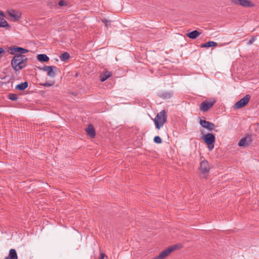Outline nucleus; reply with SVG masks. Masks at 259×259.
<instances>
[{
  "mask_svg": "<svg viewBox=\"0 0 259 259\" xmlns=\"http://www.w3.org/2000/svg\"><path fill=\"white\" fill-rule=\"evenodd\" d=\"M28 61L26 56L16 55L11 60V64L13 69L17 72L24 68L27 65Z\"/></svg>",
  "mask_w": 259,
  "mask_h": 259,
  "instance_id": "nucleus-1",
  "label": "nucleus"
},
{
  "mask_svg": "<svg viewBox=\"0 0 259 259\" xmlns=\"http://www.w3.org/2000/svg\"><path fill=\"white\" fill-rule=\"evenodd\" d=\"M167 120L166 112L164 110L161 111L158 113L154 119L155 127L157 129L159 130L163 126L165 122Z\"/></svg>",
  "mask_w": 259,
  "mask_h": 259,
  "instance_id": "nucleus-2",
  "label": "nucleus"
},
{
  "mask_svg": "<svg viewBox=\"0 0 259 259\" xmlns=\"http://www.w3.org/2000/svg\"><path fill=\"white\" fill-rule=\"evenodd\" d=\"M201 139L207 145L209 150H212L214 148V144L215 141V135L212 133H207L206 135H203L201 137Z\"/></svg>",
  "mask_w": 259,
  "mask_h": 259,
  "instance_id": "nucleus-3",
  "label": "nucleus"
},
{
  "mask_svg": "<svg viewBox=\"0 0 259 259\" xmlns=\"http://www.w3.org/2000/svg\"><path fill=\"white\" fill-rule=\"evenodd\" d=\"M38 68L40 70L46 71L47 72V75L51 78H54L55 77L57 70L58 69L55 66L46 65H44L42 68L38 67Z\"/></svg>",
  "mask_w": 259,
  "mask_h": 259,
  "instance_id": "nucleus-4",
  "label": "nucleus"
},
{
  "mask_svg": "<svg viewBox=\"0 0 259 259\" xmlns=\"http://www.w3.org/2000/svg\"><path fill=\"white\" fill-rule=\"evenodd\" d=\"M177 245L169 246L165 250L162 251L159 255L154 257L153 259H164L172 251L177 248Z\"/></svg>",
  "mask_w": 259,
  "mask_h": 259,
  "instance_id": "nucleus-5",
  "label": "nucleus"
},
{
  "mask_svg": "<svg viewBox=\"0 0 259 259\" xmlns=\"http://www.w3.org/2000/svg\"><path fill=\"white\" fill-rule=\"evenodd\" d=\"M250 99V96L248 94L246 95L243 98L237 102L234 105V109H240L245 106L249 102Z\"/></svg>",
  "mask_w": 259,
  "mask_h": 259,
  "instance_id": "nucleus-6",
  "label": "nucleus"
},
{
  "mask_svg": "<svg viewBox=\"0 0 259 259\" xmlns=\"http://www.w3.org/2000/svg\"><path fill=\"white\" fill-rule=\"evenodd\" d=\"M199 170L204 175H207L209 172L210 166L206 160H203L200 162Z\"/></svg>",
  "mask_w": 259,
  "mask_h": 259,
  "instance_id": "nucleus-7",
  "label": "nucleus"
},
{
  "mask_svg": "<svg viewBox=\"0 0 259 259\" xmlns=\"http://www.w3.org/2000/svg\"><path fill=\"white\" fill-rule=\"evenodd\" d=\"M215 103V100H213L212 102H208L206 101L202 102L200 105V110L203 112L208 111Z\"/></svg>",
  "mask_w": 259,
  "mask_h": 259,
  "instance_id": "nucleus-8",
  "label": "nucleus"
},
{
  "mask_svg": "<svg viewBox=\"0 0 259 259\" xmlns=\"http://www.w3.org/2000/svg\"><path fill=\"white\" fill-rule=\"evenodd\" d=\"M232 2L236 5L246 8L252 7L254 6L253 4L248 0H232Z\"/></svg>",
  "mask_w": 259,
  "mask_h": 259,
  "instance_id": "nucleus-9",
  "label": "nucleus"
},
{
  "mask_svg": "<svg viewBox=\"0 0 259 259\" xmlns=\"http://www.w3.org/2000/svg\"><path fill=\"white\" fill-rule=\"evenodd\" d=\"M252 138L250 136H247L240 139L238 143V146L240 147H247L251 144Z\"/></svg>",
  "mask_w": 259,
  "mask_h": 259,
  "instance_id": "nucleus-10",
  "label": "nucleus"
},
{
  "mask_svg": "<svg viewBox=\"0 0 259 259\" xmlns=\"http://www.w3.org/2000/svg\"><path fill=\"white\" fill-rule=\"evenodd\" d=\"M157 96L163 100H167L172 97L174 95V92L172 91H164L158 93Z\"/></svg>",
  "mask_w": 259,
  "mask_h": 259,
  "instance_id": "nucleus-11",
  "label": "nucleus"
},
{
  "mask_svg": "<svg viewBox=\"0 0 259 259\" xmlns=\"http://www.w3.org/2000/svg\"><path fill=\"white\" fill-rule=\"evenodd\" d=\"M200 124L208 131H211L214 127V124L213 123L205 120L200 119Z\"/></svg>",
  "mask_w": 259,
  "mask_h": 259,
  "instance_id": "nucleus-12",
  "label": "nucleus"
},
{
  "mask_svg": "<svg viewBox=\"0 0 259 259\" xmlns=\"http://www.w3.org/2000/svg\"><path fill=\"white\" fill-rule=\"evenodd\" d=\"M230 42L225 43L224 44H218L217 42L213 41H208L205 44H201L200 45L201 48H210L212 47H222L224 46L225 45H228L229 44Z\"/></svg>",
  "mask_w": 259,
  "mask_h": 259,
  "instance_id": "nucleus-13",
  "label": "nucleus"
},
{
  "mask_svg": "<svg viewBox=\"0 0 259 259\" xmlns=\"http://www.w3.org/2000/svg\"><path fill=\"white\" fill-rule=\"evenodd\" d=\"M7 12L10 17L14 19L15 21L19 20L21 17V13L14 10H8Z\"/></svg>",
  "mask_w": 259,
  "mask_h": 259,
  "instance_id": "nucleus-14",
  "label": "nucleus"
},
{
  "mask_svg": "<svg viewBox=\"0 0 259 259\" xmlns=\"http://www.w3.org/2000/svg\"><path fill=\"white\" fill-rule=\"evenodd\" d=\"M85 131L87 132L88 136H89L91 138H94L95 137V130L92 124H89L85 128Z\"/></svg>",
  "mask_w": 259,
  "mask_h": 259,
  "instance_id": "nucleus-15",
  "label": "nucleus"
},
{
  "mask_svg": "<svg viewBox=\"0 0 259 259\" xmlns=\"http://www.w3.org/2000/svg\"><path fill=\"white\" fill-rule=\"evenodd\" d=\"M112 76V72L106 71L103 73L101 74L100 75V80L101 82H104L108 78Z\"/></svg>",
  "mask_w": 259,
  "mask_h": 259,
  "instance_id": "nucleus-16",
  "label": "nucleus"
},
{
  "mask_svg": "<svg viewBox=\"0 0 259 259\" xmlns=\"http://www.w3.org/2000/svg\"><path fill=\"white\" fill-rule=\"evenodd\" d=\"M8 259H18V255L15 249H11L9 250L8 255L6 256Z\"/></svg>",
  "mask_w": 259,
  "mask_h": 259,
  "instance_id": "nucleus-17",
  "label": "nucleus"
},
{
  "mask_svg": "<svg viewBox=\"0 0 259 259\" xmlns=\"http://www.w3.org/2000/svg\"><path fill=\"white\" fill-rule=\"evenodd\" d=\"M201 34V32L198 31L197 30H193L190 32L187 33V36L189 38L194 39H196L199 35Z\"/></svg>",
  "mask_w": 259,
  "mask_h": 259,
  "instance_id": "nucleus-18",
  "label": "nucleus"
},
{
  "mask_svg": "<svg viewBox=\"0 0 259 259\" xmlns=\"http://www.w3.org/2000/svg\"><path fill=\"white\" fill-rule=\"evenodd\" d=\"M28 87V83L27 81H24L23 82H21L20 84H17L15 89L19 91H24Z\"/></svg>",
  "mask_w": 259,
  "mask_h": 259,
  "instance_id": "nucleus-19",
  "label": "nucleus"
},
{
  "mask_svg": "<svg viewBox=\"0 0 259 259\" xmlns=\"http://www.w3.org/2000/svg\"><path fill=\"white\" fill-rule=\"evenodd\" d=\"M36 58L37 59L41 62H46L49 60V57L44 54L37 55Z\"/></svg>",
  "mask_w": 259,
  "mask_h": 259,
  "instance_id": "nucleus-20",
  "label": "nucleus"
},
{
  "mask_svg": "<svg viewBox=\"0 0 259 259\" xmlns=\"http://www.w3.org/2000/svg\"><path fill=\"white\" fill-rule=\"evenodd\" d=\"M0 27L2 28H6L7 29H8L10 27V25L8 24L7 21L4 19L3 18H2L0 17Z\"/></svg>",
  "mask_w": 259,
  "mask_h": 259,
  "instance_id": "nucleus-21",
  "label": "nucleus"
},
{
  "mask_svg": "<svg viewBox=\"0 0 259 259\" xmlns=\"http://www.w3.org/2000/svg\"><path fill=\"white\" fill-rule=\"evenodd\" d=\"M19 47L16 46H11L9 48V50L11 51L10 54L11 55H14L15 56V55H17V54L18 53V50H19Z\"/></svg>",
  "mask_w": 259,
  "mask_h": 259,
  "instance_id": "nucleus-22",
  "label": "nucleus"
},
{
  "mask_svg": "<svg viewBox=\"0 0 259 259\" xmlns=\"http://www.w3.org/2000/svg\"><path fill=\"white\" fill-rule=\"evenodd\" d=\"M19 50L18 51V53L16 55H21V56H26L24 54L29 52V50H27L26 49H25V48H22V47H20L19 48V50Z\"/></svg>",
  "mask_w": 259,
  "mask_h": 259,
  "instance_id": "nucleus-23",
  "label": "nucleus"
},
{
  "mask_svg": "<svg viewBox=\"0 0 259 259\" xmlns=\"http://www.w3.org/2000/svg\"><path fill=\"white\" fill-rule=\"evenodd\" d=\"M70 58V55L68 52L63 53L61 56L60 57V58L62 61H66Z\"/></svg>",
  "mask_w": 259,
  "mask_h": 259,
  "instance_id": "nucleus-24",
  "label": "nucleus"
},
{
  "mask_svg": "<svg viewBox=\"0 0 259 259\" xmlns=\"http://www.w3.org/2000/svg\"><path fill=\"white\" fill-rule=\"evenodd\" d=\"M8 98L12 101H16L18 99V95L16 94H9Z\"/></svg>",
  "mask_w": 259,
  "mask_h": 259,
  "instance_id": "nucleus-25",
  "label": "nucleus"
},
{
  "mask_svg": "<svg viewBox=\"0 0 259 259\" xmlns=\"http://www.w3.org/2000/svg\"><path fill=\"white\" fill-rule=\"evenodd\" d=\"M54 83H55L54 81H51L50 82H46L43 83H40V85H41L42 86H44V87H49L52 86L54 84Z\"/></svg>",
  "mask_w": 259,
  "mask_h": 259,
  "instance_id": "nucleus-26",
  "label": "nucleus"
},
{
  "mask_svg": "<svg viewBox=\"0 0 259 259\" xmlns=\"http://www.w3.org/2000/svg\"><path fill=\"white\" fill-rule=\"evenodd\" d=\"M153 141L156 144H161L162 143V139L158 136H155L153 139Z\"/></svg>",
  "mask_w": 259,
  "mask_h": 259,
  "instance_id": "nucleus-27",
  "label": "nucleus"
},
{
  "mask_svg": "<svg viewBox=\"0 0 259 259\" xmlns=\"http://www.w3.org/2000/svg\"><path fill=\"white\" fill-rule=\"evenodd\" d=\"M101 21L104 23L105 26L107 28L108 27V26L110 25V23L111 22V21L110 20H107L106 19H102L101 20Z\"/></svg>",
  "mask_w": 259,
  "mask_h": 259,
  "instance_id": "nucleus-28",
  "label": "nucleus"
},
{
  "mask_svg": "<svg viewBox=\"0 0 259 259\" xmlns=\"http://www.w3.org/2000/svg\"><path fill=\"white\" fill-rule=\"evenodd\" d=\"M58 5L60 6H67V3L64 0H60L58 3Z\"/></svg>",
  "mask_w": 259,
  "mask_h": 259,
  "instance_id": "nucleus-29",
  "label": "nucleus"
},
{
  "mask_svg": "<svg viewBox=\"0 0 259 259\" xmlns=\"http://www.w3.org/2000/svg\"><path fill=\"white\" fill-rule=\"evenodd\" d=\"M6 52L5 50L3 48H0V59L2 58Z\"/></svg>",
  "mask_w": 259,
  "mask_h": 259,
  "instance_id": "nucleus-30",
  "label": "nucleus"
},
{
  "mask_svg": "<svg viewBox=\"0 0 259 259\" xmlns=\"http://www.w3.org/2000/svg\"><path fill=\"white\" fill-rule=\"evenodd\" d=\"M254 40H255V39H254V38H252V39H250V40L248 41V42H247V45H249L252 44L254 41Z\"/></svg>",
  "mask_w": 259,
  "mask_h": 259,
  "instance_id": "nucleus-31",
  "label": "nucleus"
},
{
  "mask_svg": "<svg viewBox=\"0 0 259 259\" xmlns=\"http://www.w3.org/2000/svg\"><path fill=\"white\" fill-rule=\"evenodd\" d=\"M105 256V254L104 253L102 252L100 253V256L99 259H104Z\"/></svg>",
  "mask_w": 259,
  "mask_h": 259,
  "instance_id": "nucleus-32",
  "label": "nucleus"
},
{
  "mask_svg": "<svg viewBox=\"0 0 259 259\" xmlns=\"http://www.w3.org/2000/svg\"><path fill=\"white\" fill-rule=\"evenodd\" d=\"M0 15L2 17H5V14L4 12L2 11H0Z\"/></svg>",
  "mask_w": 259,
  "mask_h": 259,
  "instance_id": "nucleus-33",
  "label": "nucleus"
},
{
  "mask_svg": "<svg viewBox=\"0 0 259 259\" xmlns=\"http://www.w3.org/2000/svg\"><path fill=\"white\" fill-rule=\"evenodd\" d=\"M4 259H8L6 257Z\"/></svg>",
  "mask_w": 259,
  "mask_h": 259,
  "instance_id": "nucleus-34",
  "label": "nucleus"
}]
</instances>
